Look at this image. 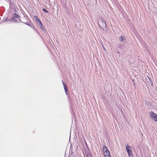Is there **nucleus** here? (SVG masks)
Here are the masks:
<instances>
[{"instance_id": "9", "label": "nucleus", "mask_w": 157, "mask_h": 157, "mask_svg": "<svg viewBox=\"0 0 157 157\" xmlns=\"http://www.w3.org/2000/svg\"><path fill=\"white\" fill-rule=\"evenodd\" d=\"M36 22L38 24V25L42 24V22L40 20H39V21H38Z\"/></svg>"}, {"instance_id": "1", "label": "nucleus", "mask_w": 157, "mask_h": 157, "mask_svg": "<svg viewBox=\"0 0 157 157\" xmlns=\"http://www.w3.org/2000/svg\"><path fill=\"white\" fill-rule=\"evenodd\" d=\"M103 151L105 157H110V154L108 149L105 145L103 147Z\"/></svg>"}, {"instance_id": "2", "label": "nucleus", "mask_w": 157, "mask_h": 157, "mask_svg": "<svg viewBox=\"0 0 157 157\" xmlns=\"http://www.w3.org/2000/svg\"><path fill=\"white\" fill-rule=\"evenodd\" d=\"M98 23L101 28H104L106 27V25L105 22L103 21V19L101 17L99 18Z\"/></svg>"}, {"instance_id": "3", "label": "nucleus", "mask_w": 157, "mask_h": 157, "mask_svg": "<svg viewBox=\"0 0 157 157\" xmlns=\"http://www.w3.org/2000/svg\"><path fill=\"white\" fill-rule=\"evenodd\" d=\"M126 148L129 156L130 157L132 156V153L131 147L129 145H127L126 146Z\"/></svg>"}, {"instance_id": "6", "label": "nucleus", "mask_w": 157, "mask_h": 157, "mask_svg": "<svg viewBox=\"0 0 157 157\" xmlns=\"http://www.w3.org/2000/svg\"><path fill=\"white\" fill-rule=\"evenodd\" d=\"M39 27L41 29L42 31H44V27H43V26L42 23L41 24H40V25H39Z\"/></svg>"}, {"instance_id": "10", "label": "nucleus", "mask_w": 157, "mask_h": 157, "mask_svg": "<svg viewBox=\"0 0 157 157\" xmlns=\"http://www.w3.org/2000/svg\"><path fill=\"white\" fill-rule=\"evenodd\" d=\"M36 22L38 24V25L42 24V22L40 20H39V21H38Z\"/></svg>"}, {"instance_id": "11", "label": "nucleus", "mask_w": 157, "mask_h": 157, "mask_svg": "<svg viewBox=\"0 0 157 157\" xmlns=\"http://www.w3.org/2000/svg\"><path fill=\"white\" fill-rule=\"evenodd\" d=\"M43 10L45 12H46L47 13H48V11H47L45 9H43Z\"/></svg>"}, {"instance_id": "4", "label": "nucleus", "mask_w": 157, "mask_h": 157, "mask_svg": "<svg viewBox=\"0 0 157 157\" xmlns=\"http://www.w3.org/2000/svg\"><path fill=\"white\" fill-rule=\"evenodd\" d=\"M151 118L155 121L157 122V115L153 112H151L149 114Z\"/></svg>"}, {"instance_id": "7", "label": "nucleus", "mask_w": 157, "mask_h": 157, "mask_svg": "<svg viewBox=\"0 0 157 157\" xmlns=\"http://www.w3.org/2000/svg\"><path fill=\"white\" fill-rule=\"evenodd\" d=\"M34 19L35 20L36 22H37L38 21H39V20L38 17L36 16H34Z\"/></svg>"}, {"instance_id": "5", "label": "nucleus", "mask_w": 157, "mask_h": 157, "mask_svg": "<svg viewBox=\"0 0 157 157\" xmlns=\"http://www.w3.org/2000/svg\"><path fill=\"white\" fill-rule=\"evenodd\" d=\"M62 82H63V86H64V89L65 90V92H66L67 90V86L63 82V81H62Z\"/></svg>"}, {"instance_id": "8", "label": "nucleus", "mask_w": 157, "mask_h": 157, "mask_svg": "<svg viewBox=\"0 0 157 157\" xmlns=\"http://www.w3.org/2000/svg\"><path fill=\"white\" fill-rule=\"evenodd\" d=\"M124 37H123L122 36H121L120 38V40L121 41H123L124 40H125V39H123Z\"/></svg>"}]
</instances>
